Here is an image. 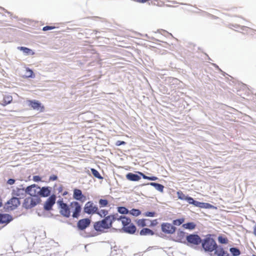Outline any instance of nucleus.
Segmentation results:
<instances>
[{"instance_id":"cd10ccee","label":"nucleus","mask_w":256,"mask_h":256,"mask_svg":"<svg viewBox=\"0 0 256 256\" xmlns=\"http://www.w3.org/2000/svg\"><path fill=\"white\" fill-rule=\"evenodd\" d=\"M182 227L185 229L193 230L196 228V224L193 222H188L182 224Z\"/></svg>"},{"instance_id":"3c124183","label":"nucleus","mask_w":256,"mask_h":256,"mask_svg":"<svg viewBox=\"0 0 256 256\" xmlns=\"http://www.w3.org/2000/svg\"><path fill=\"white\" fill-rule=\"evenodd\" d=\"M253 234L256 237V224L253 228Z\"/></svg>"},{"instance_id":"7c9ffc66","label":"nucleus","mask_w":256,"mask_h":256,"mask_svg":"<svg viewBox=\"0 0 256 256\" xmlns=\"http://www.w3.org/2000/svg\"><path fill=\"white\" fill-rule=\"evenodd\" d=\"M218 241L220 244H226L228 242V240L226 237H224L222 236H219L218 237Z\"/></svg>"},{"instance_id":"0eeeda50","label":"nucleus","mask_w":256,"mask_h":256,"mask_svg":"<svg viewBox=\"0 0 256 256\" xmlns=\"http://www.w3.org/2000/svg\"><path fill=\"white\" fill-rule=\"evenodd\" d=\"M27 102L28 104V106L33 110L38 111L39 112H44V106L38 100H28Z\"/></svg>"},{"instance_id":"864d4df0","label":"nucleus","mask_w":256,"mask_h":256,"mask_svg":"<svg viewBox=\"0 0 256 256\" xmlns=\"http://www.w3.org/2000/svg\"><path fill=\"white\" fill-rule=\"evenodd\" d=\"M67 194V192H64V193L63 195H65V194Z\"/></svg>"},{"instance_id":"f257e3e1","label":"nucleus","mask_w":256,"mask_h":256,"mask_svg":"<svg viewBox=\"0 0 256 256\" xmlns=\"http://www.w3.org/2000/svg\"><path fill=\"white\" fill-rule=\"evenodd\" d=\"M114 216H108L102 220L94 222V228L97 232H104L105 229L110 228L112 226V223L114 222Z\"/></svg>"},{"instance_id":"7ed1b4c3","label":"nucleus","mask_w":256,"mask_h":256,"mask_svg":"<svg viewBox=\"0 0 256 256\" xmlns=\"http://www.w3.org/2000/svg\"><path fill=\"white\" fill-rule=\"evenodd\" d=\"M216 244L215 240L210 237H206L202 242V248L204 251L210 253L212 252L216 249Z\"/></svg>"},{"instance_id":"4be33fe9","label":"nucleus","mask_w":256,"mask_h":256,"mask_svg":"<svg viewBox=\"0 0 256 256\" xmlns=\"http://www.w3.org/2000/svg\"><path fill=\"white\" fill-rule=\"evenodd\" d=\"M12 97L10 95H5L4 96L2 103L1 104L2 106H6L8 104H10L12 101Z\"/></svg>"},{"instance_id":"1a4fd4ad","label":"nucleus","mask_w":256,"mask_h":256,"mask_svg":"<svg viewBox=\"0 0 256 256\" xmlns=\"http://www.w3.org/2000/svg\"><path fill=\"white\" fill-rule=\"evenodd\" d=\"M98 207L92 202H87L84 207V211L88 214H94L98 212Z\"/></svg>"},{"instance_id":"72a5a7b5","label":"nucleus","mask_w":256,"mask_h":256,"mask_svg":"<svg viewBox=\"0 0 256 256\" xmlns=\"http://www.w3.org/2000/svg\"><path fill=\"white\" fill-rule=\"evenodd\" d=\"M184 222V218H181L174 220L172 222V224L174 226H180Z\"/></svg>"},{"instance_id":"dca6fc26","label":"nucleus","mask_w":256,"mask_h":256,"mask_svg":"<svg viewBox=\"0 0 256 256\" xmlns=\"http://www.w3.org/2000/svg\"><path fill=\"white\" fill-rule=\"evenodd\" d=\"M90 224V220L89 218H83L78 222L77 226L79 230H84L88 227Z\"/></svg>"},{"instance_id":"5701e85b","label":"nucleus","mask_w":256,"mask_h":256,"mask_svg":"<svg viewBox=\"0 0 256 256\" xmlns=\"http://www.w3.org/2000/svg\"><path fill=\"white\" fill-rule=\"evenodd\" d=\"M154 232L148 228H143L140 232V236H153Z\"/></svg>"},{"instance_id":"79ce46f5","label":"nucleus","mask_w":256,"mask_h":256,"mask_svg":"<svg viewBox=\"0 0 256 256\" xmlns=\"http://www.w3.org/2000/svg\"><path fill=\"white\" fill-rule=\"evenodd\" d=\"M178 198L182 200H185L186 196L182 192L178 191L177 192Z\"/></svg>"},{"instance_id":"a211bd4d","label":"nucleus","mask_w":256,"mask_h":256,"mask_svg":"<svg viewBox=\"0 0 256 256\" xmlns=\"http://www.w3.org/2000/svg\"><path fill=\"white\" fill-rule=\"evenodd\" d=\"M50 190L48 187H42L39 189V195L42 197H46L50 195Z\"/></svg>"},{"instance_id":"603ef678","label":"nucleus","mask_w":256,"mask_h":256,"mask_svg":"<svg viewBox=\"0 0 256 256\" xmlns=\"http://www.w3.org/2000/svg\"><path fill=\"white\" fill-rule=\"evenodd\" d=\"M2 204L1 200H0V208L2 207Z\"/></svg>"},{"instance_id":"4468645a","label":"nucleus","mask_w":256,"mask_h":256,"mask_svg":"<svg viewBox=\"0 0 256 256\" xmlns=\"http://www.w3.org/2000/svg\"><path fill=\"white\" fill-rule=\"evenodd\" d=\"M70 206L72 208H74V210L73 212L72 215V217L78 218L82 210L80 205L77 202H73L70 203Z\"/></svg>"},{"instance_id":"473e14b6","label":"nucleus","mask_w":256,"mask_h":256,"mask_svg":"<svg viewBox=\"0 0 256 256\" xmlns=\"http://www.w3.org/2000/svg\"><path fill=\"white\" fill-rule=\"evenodd\" d=\"M91 172L92 174L95 176L96 178H99V179H102V177L100 176L99 172L96 170L94 168H91Z\"/></svg>"},{"instance_id":"f704fd0d","label":"nucleus","mask_w":256,"mask_h":256,"mask_svg":"<svg viewBox=\"0 0 256 256\" xmlns=\"http://www.w3.org/2000/svg\"><path fill=\"white\" fill-rule=\"evenodd\" d=\"M185 200H186L190 204H192L196 206L198 203V201L194 200V198H192V197H190V196H186Z\"/></svg>"},{"instance_id":"49530a36","label":"nucleus","mask_w":256,"mask_h":256,"mask_svg":"<svg viewBox=\"0 0 256 256\" xmlns=\"http://www.w3.org/2000/svg\"><path fill=\"white\" fill-rule=\"evenodd\" d=\"M126 144V142L124 141L118 140L116 143V145L117 146H119L120 145L125 144Z\"/></svg>"},{"instance_id":"412c9836","label":"nucleus","mask_w":256,"mask_h":256,"mask_svg":"<svg viewBox=\"0 0 256 256\" xmlns=\"http://www.w3.org/2000/svg\"><path fill=\"white\" fill-rule=\"evenodd\" d=\"M24 188H16L15 189L12 190V194L14 196H22L25 192Z\"/></svg>"},{"instance_id":"c756f323","label":"nucleus","mask_w":256,"mask_h":256,"mask_svg":"<svg viewBox=\"0 0 256 256\" xmlns=\"http://www.w3.org/2000/svg\"><path fill=\"white\" fill-rule=\"evenodd\" d=\"M140 176H142L143 178L150 180H156L158 179V178L156 176H148L144 174L143 173L138 172Z\"/></svg>"},{"instance_id":"a19ab883","label":"nucleus","mask_w":256,"mask_h":256,"mask_svg":"<svg viewBox=\"0 0 256 256\" xmlns=\"http://www.w3.org/2000/svg\"><path fill=\"white\" fill-rule=\"evenodd\" d=\"M148 222H150V224H148V226L150 227H154L156 226L158 224V222L157 219H155L154 220H150Z\"/></svg>"},{"instance_id":"4c0bfd02","label":"nucleus","mask_w":256,"mask_h":256,"mask_svg":"<svg viewBox=\"0 0 256 256\" xmlns=\"http://www.w3.org/2000/svg\"><path fill=\"white\" fill-rule=\"evenodd\" d=\"M108 201L106 200L100 199L99 200L100 207L106 206L108 205Z\"/></svg>"},{"instance_id":"c03bdc74","label":"nucleus","mask_w":256,"mask_h":256,"mask_svg":"<svg viewBox=\"0 0 256 256\" xmlns=\"http://www.w3.org/2000/svg\"><path fill=\"white\" fill-rule=\"evenodd\" d=\"M55 26H44L43 28H42V30L44 31H46V30H53L54 28H55Z\"/></svg>"},{"instance_id":"ea45409f","label":"nucleus","mask_w":256,"mask_h":256,"mask_svg":"<svg viewBox=\"0 0 256 256\" xmlns=\"http://www.w3.org/2000/svg\"><path fill=\"white\" fill-rule=\"evenodd\" d=\"M144 216L147 217H154L156 215L154 212H147L144 213Z\"/></svg>"},{"instance_id":"f03ea898","label":"nucleus","mask_w":256,"mask_h":256,"mask_svg":"<svg viewBox=\"0 0 256 256\" xmlns=\"http://www.w3.org/2000/svg\"><path fill=\"white\" fill-rule=\"evenodd\" d=\"M121 222L122 224V229L126 233L130 234H134L136 231V226L131 222V220L130 218L124 216H120V218H116L114 222Z\"/></svg>"},{"instance_id":"37998d69","label":"nucleus","mask_w":256,"mask_h":256,"mask_svg":"<svg viewBox=\"0 0 256 256\" xmlns=\"http://www.w3.org/2000/svg\"><path fill=\"white\" fill-rule=\"evenodd\" d=\"M134 1L138 2V3H145L148 2L149 4H150V2H152V0H133Z\"/></svg>"},{"instance_id":"c85d7f7f","label":"nucleus","mask_w":256,"mask_h":256,"mask_svg":"<svg viewBox=\"0 0 256 256\" xmlns=\"http://www.w3.org/2000/svg\"><path fill=\"white\" fill-rule=\"evenodd\" d=\"M230 251L233 256H238L240 254V252L239 249L236 248H231Z\"/></svg>"},{"instance_id":"c9c22d12","label":"nucleus","mask_w":256,"mask_h":256,"mask_svg":"<svg viewBox=\"0 0 256 256\" xmlns=\"http://www.w3.org/2000/svg\"><path fill=\"white\" fill-rule=\"evenodd\" d=\"M34 72L33 71L29 68H26V78H32L33 77Z\"/></svg>"},{"instance_id":"58836bf2","label":"nucleus","mask_w":256,"mask_h":256,"mask_svg":"<svg viewBox=\"0 0 256 256\" xmlns=\"http://www.w3.org/2000/svg\"><path fill=\"white\" fill-rule=\"evenodd\" d=\"M96 214L100 215L101 217H104L108 214V211L105 210H102L100 212L98 210V212Z\"/></svg>"},{"instance_id":"ddd939ff","label":"nucleus","mask_w":256,"mask_h":256,"mask_svg":"<svg viewBox=\"0 0 256 256\" xmlns=\"http://www.w3.org/2000/svg\"><path fill=\"white\" fill-rule=\"evenodd\" d=\"M13 218L12 216L7 214H0V224H2V226H5L11 221Z\"/></svg>"},{"instance_id":"9d476101","label":"nucleus","mask_w":256,"mask_h":256,"mask_svg":"<svg viewBox=\"0 0 256 256\" xmlns=\"http://www.w3.org/2000/svg\"><path fill=\"white\" fill-rule=\"evenodd\" d=\"M186 239L192 245H198L202 242L200 238L197 234H190L186 236Z\"/></svg>"},{"instance_id":"a18cd8bd","label":"nucleus","mask_w":256,"mask_h":256,"mask_svg":"<svg viewBox=\"0 0 256 256\" xmlns=\"http://www.w3.org/2000/svg\"><path fill=\"white\" fill-rule=\"evenodd\" d=\"M33 180L38 182L41 180V178L38 176H33Z\"/></svg>"},{"instance_id":"39448f33","label":"nucleus","mask_w":256,"mask_h":256,"mask_svg":"<svg viewBox=\"0 0 256 256\" xmlns=\"http://www.w3.org/2000/svg\"><path fill=\"white\" fill-rule=\"evenodd\" d=\"M40 201V199L38 197H28L24 200L23 206L26 209L30 208L36 206Z\"/></svg>"},{"instance_id":"f3484780","label":"nucleus","mask_w":256,"mask_h":256,"mask_svg":"<svg viewBox=\"0 0 256 256\" xmlns=\"http://www.w3.org/2000/svg\"><path fill=\"white\" fill-rule=\"evenodd\" d=\"M73 197L74 199L78 200H82L83 198H85V196L82 194L81 190L77 188L74 190Z\"/></svg>"},{"instance_id":"f8f14e48","label":"nucleus","mask_w":256,"mask_h":256,"mask_svg":"<svg viewBox=\"0 0 256 256\" xmlns=\"http://www.w3.org/2000/svg\"><path fill=\"white\" fill-rule=\"evenodd\" d=\"M213 252L214 253H211L212 256H229L228 252L222 246L218 244Z\"/></svg>"},{"instance_id":"423d86ee","label":"nucleus","mask_w":256,"mask_h":256,"mask_svg":"<svg viewBox=\"0 0 256 256\" xmlns=\"http://www.w3.org/2000/svg\"><path fill=\"white\" fill-rule=\"evenodd\" d=\"M39 189H40V188L38 186L34 184L28 186L25 190V192L32 197L36 198L38 197L39 195Z\"/></svg>"},{"instance_id":"9b49d317","label":"nucleus","mask_w":256,"mask_h":256,"mask_svg":"<svg viewBox=\"0 0 256 256\" xmlns=\"http://www.w3.org/2000/svg\"><path fill=\"white\" fill-rule=\"evenodd\" d=\"M162 230L166 234H172L176 230V228L171 224L164 222L161 225Z\"/></svg>"},{"instance_id":"a878e982","label":"nucleus","mask_w":256,"mask_h":256,"mask_svg":"<svg viewBox=\"0 0 256 256\" xmlns=\"http://www.w3.org/2000/svg\"><path fill=\"white\" fill-rule=\"evenodd\" d=\"M196 206L204 208H212L214 207L213 206L208 203L201 202H198Z\"/></svg>"},{"instance_id":"bb28decb","label":"nucleus","mask_w":256,"mask_h":256,"mask_svg":"<svg viewBox=\"0 0 256 256\" xmlns=\"http://www.w3.org/2000/svg\"><path fill=\"white\" fill-rule=\"evenodd\" d=\"M148 184H150V186H154L156 190L160 192H163L164 191V186L161 184L152 182Z\"/></svg>"},{"instance_id":"2eb2a0df","label":"nucleus","mask_w":256,"mask_h":256,"mask_svg":"<svg viewBox=\"0 0 256 256\" xmlns=\"http://www.w3.org/2000/svg\"><path fill=\"white\" fill-rule=\"evenodd\" d=\"M56 196L55 195L52 194L44 202V209L46 210H50L56 202Z\"/></svg>"},{"instance_id":"de8ad7c7","label":"nucleus","mask_w":256,"mask_h":256,"mask_svg":"<svg viewBox=\"0 0 256 256\" xmlns=\"http://www.w3.org/2000/svg\"><path fill=\"white\" fill-rule=\"evenodd\" d=\"M15 182V180L12 178H10L7 181V184L10 185H12L14 184Z\"/></svg>"},{"instance_id":"2f4dec72","label":"nucleus","mask_w":256,"mask_h":256,"mask_svg":"<svg viewBox=\"0 0 256 256\" xmlns=\"http://www.w3.org/2000/svg\"><path fill=\"white\" fill-rule=\"evenodd\" d=\"M128 212L134 216H137L140 214L141 212L138 209L133 208L131 210Z\"/></svg>"},{"instance_id":"6e6552de","label":"nucleus","mask_w":256,"mask_h":256,"mask_svg":"<svg viewBox=\"0 0 256 256\" xmlns=\"http://www.w3.org/2000/svg\"><path fill=\"white\" fill-rule=\"evenodd\" d=\"M20 204V201L19 198L13 197L6 202V209L8 210H12L16 208Z\"/></svg>"},{"instance_id":"6ab92c4d","label":"nucleus","mask_w":256,"mask_h":256,"mask_svg":"<svg viewBox=\"0 0 256 256\" xmlns=\"http://www.w3.org/2000/svg\"><path fill=\"white\" fill-rule=\"evenodd\" d=\"M185 238V233L180 230H178L174 236V240L178 242H182Z\"/></svg>"},{"instance_id":"b1692460","label":"nucleus","mask_w":256,"mask_h":256,"mask_svg":"<svg viewBox=\"0 0 256 256\" xmlns=\"http://www.w3.org/2000/svg\"><path fill=\"white\" fill-rule=\"evenodd\" d=\"M149 220L146 218H142L136 221V224L139 227L144 228L146 226H148V224L147 222H148Z\"/></svg>"},{"instance_id":"09e8293b","label":"nucleus","mask_w":256,"mask_h":256,"mask_svg":"<svg viewBox=\"0 0 256 256\" xmlns=\"http://www.w3.org/2000/svg\"><path fill=\"white\" fill-rule=\"evenodd\" d=\"M57 178H58V177L56 175H52V176H50V180H57Z\"/></svg>"},{"instance_id":"20e7f679","label":"nucleus","mask_w":256,"mask_h":256,"mask_svg":"<svg viewBox=\"0 0 256 256\" xmlns=\"http://www.w3.org/2000/svg\"><path fill=\"white\" fill-rule=\"evenodd\" d=\"M57 204L60 208V214L66 218H69L70 216V210L69 206L64 202L62 200H58Z\"/></svg>"},{"instance_id":"5fc2aeb1","label":"nucleus","mask_w":256,"mask_h":256,"mask_svg":"<svg viewBox=\"0 0 256 256\" xmlns=\"http://www.w3.org/2000/svg\"><path fill=\"white\" fill-rule=\"evenodd\" d=\"M252 256H256V255H255V254H253Z\"/></svg>"},{"instance_id":"8fccbe9b","label":"nucleus","mask_w":256,"mask_h":256,"mask_svg":"<svg viewBox=\"0 0 256 256\" xmlns=\"http://www.w3.org/2000/svg\"><path fill=\"white\" fill-rule=\"evenodd\" d=\"M0 9L2 10L3 11H4L5 12V13H6L7 14L10 16H12V14L10 12H6L5 10L4 9V8H2L0 7Z\"/></svg>"},{"instance_id":"e433bc0d","label":"nucleus","mask_w":256,"mask_h":256,"mask_svg":"<svg viewBox=\"0 0 256 256\" xmlns=\"http://www.w3.org/2000/svg\"><path fill=\"white\" fill-rule=\"evenodd\" d=\"M118 212L122 214H127L129 212L126 208L123 206L118 208Z\"/></svg>"},{"instance_id":"aec40b11","label":"nucleus","mask_w":256,"mask_h":256,"mask_svg":"<svg viewBox=\"0 0 256 256\" xmlns=\"http://www.w3.org/2000/svg\"><path fill=\"white\" fill-rule=\"evenodd\" d=\"M126 178L130 181L136 182L140 180V176L138 174L129 172L126 175Z\"/></svg>"},{"instance_id":"393cba45","label":"nucleus","mask_w":256,"mask_h":256,"mask_svg":"<svg viewBox=\"0 0 256 256\" xmlns=\"http://www.w3.org/2000/svg\"><path fill=\"white\" fill-rule=\"evenodd\" d=\"M18 48L28 55H34V52L31 49L26 47L19 46Z\"/></svg>"}]
</instances>
